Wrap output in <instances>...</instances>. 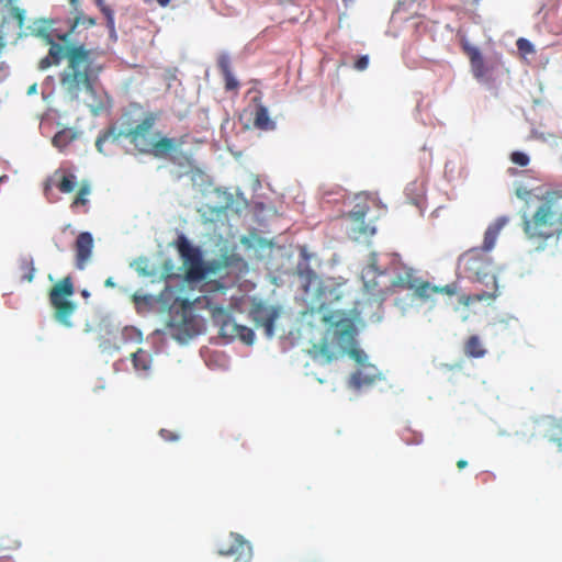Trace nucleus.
I'll list each match as a JSON object with an SVG mask.
<instances>
[{"mask_svg":"<svg viewBox=\"0 0 562 562\" xmlns=\"http://www.w3.org/2000/svg\"><path fill=\"white\" fill-rule=\"evenodd\" d=\"M59 180L56 183L57 189L61 193H70L76 189L77 186V177L74 173H66L56 171L55 177L59 176Z\"/></svg>","mask_w":562,"mask_h":562,"instance_id":"22","label":"nucleus"},{"mask_svg":"<svg viewBox=\"0 0 562 562\" xmlns=\"http://www.w3.org/2000/svg\"><path fill=\"white\" fill-rule=\"evenodd\" d=\"M510 161L517 166L526 167L529 164L530 158L526 153L513 151L510 154Z\"/></svg>","mask_w":562,"mask_h":562,"instance_id":"34","label":"nucleus"},{"mask_svg":"<svg viewBox=\"0 0 562 562\" xmlns=\"http://www.w3.org/2000/svg\"><path fill=\"white\" fill-rule=\"evenodd\" d=\"M383 272H378L374 265H369L366 269L362 271V280L364 288L368 293L372 295H380L382 294V290L378 289L379 284L375 281L376 276H382Z\"/></svg>","mask_w":562,"mask_h":562,"instance_id":"18","label":"nucleus"},{"mask_svg":"<svg viewBox=\"0 0 562 562\" xmlns=\"http://www.w3.org/2000/svg\"><path fill=\"white\" fill-rule=\"evenodd\" d=\"M132 361L136 370L147 371L151 364V357L147 351L138 349L132 355Z\"/></svg>","mask_w":562,"mask_h":562,"instance_id":"25","label":"nucleus"},{"mask_svg":"<svg viewBox=\"0 0 562 562\" xmlns=\"http://www.w3.org/2000/svg\"><path fill=\"white\" fill-rule=\"evenodd\" d=\"M10 14L11 16L18 21L19 25H22L23 24V21H24V13L23 11L18 8V7H13L10 11Z\"/></svg>","mask_w":562,"mask_h":562,"instance_id":"39","label":"nucleus"},{"mask_svg":"<svg viewBox=\"0 0 562 562\" xmlns=\"http://www.w3.org/2000/svg\"><path fill=\"white\" fill-rule=\"evenodd\" d=\"M374 380V373H364L363 370H358L351 375V383L356 387L372 384Z\"/></svg>","mask_w":562,"mask_h":562,"instance_id":"27","label":"nucleus"},{"mask_svg":"<svg viewBox=\"0 0 562 562\" xmlns=\"http://www.w3.org/2000/svg\"><path fill=\"white\" fill-rule=\"evenodd\" d=\"M368 66H369V57L367 55L360 56L353 65L355 69H357L359 71L367 69Z\"/></svg>","mask_w":562,"mask_h":562,"instance_id":"38","label":"nucleus"},{"mask_svg":"<svg viewBox=\"0 0 562 562\" xmlns=\"http://www.w3.org/2000/svg\"><path fill=\"white\" fill-rule=\"evenodd\" d=\"M133 300L135 303H140V302H145L147 303L149 301V296L147 295H138V294H134L133 295Z\"/></svg>","mask_w":562,"mask_h":562,"instance_id":"41","label":"nucleus"},{"mask_svg":"<svg viewBox=\"0 0 562 562\" xmlns=\"http://www.w3.org/2000/svg\"><path fill=\"white\" fill-rule=\"evenodd\" d=\"M204 292L205 307L209 308L214 324L220 328V335L229 339L237 338L239 325L223 306L227 300V286L220 281H209L204 284Z\"/></svg>","mask_w":562,"mask_h":562,"instance_id":"3","label":"nucleus"},{"mask_svg":"<svg viewBox=\"0 0 562 562\" xmlns=\"http://www.w3.org/2000/svg\"><path fill=\"white\" fill-rule=\"evenodd\" d=\"M5 180H8V176L7 175L0 176V182H3Z\"/></svg>","mask_w":562,"mask_h":562,"instance_id":"49","label":"nucleus"},{"mask_svg":"<svg viewBox=\"0 0 562 562\" xmlns=\"http://www.w3.org/2000/svg\"><path fill=\"white\" fill-rule=\"evenodd\" d=\"M516 44L518 50H520L524 54H531L535 50L532 44L526 38H518Z\"/></svg>","mask_w":562,"mask_h":562,"instance_id":"36","label":"nucleus"},{"mask_svg":"<svg viewBox=\"0 0 562 562\" xmlns=\"http://www.w3.org/2000/svg\"><path fill=\"white\" fill-rule=\"evenodd\" d=\"M179 145L180 144L176 138L161 137L156 142L150 140V146L146 154H151L155 157H162L171 151H176Z\"/></svg>","mask_w":562,"mask_h":562,"instance_id":"16","label":"nucleus"},{"mask_svg":"<svg viewBox=\"0 0 562 562\" xmlns=\"http://www.w3.org/2000/svg\"><path fill=\"white\" fill-rule=\"evenodd\" d=\"M492 259L480 248H472L462 254L458 260V269L468 279L476 282H483L497 290V280L492 273Z\"/></svg>","mask_w":562,"mask_h":562,"instance_id":"5","label":"nucleus"},{"mask_svg":"<svg viewBox=\"0 0 562 562\" xmlns=\"http://www.w3.org/2000/svg\"><path fill=\"white\" fill-rule=\"evenodd\" d=\"M367 207L357 205L355 210L349 213V218L357 225L355 231H358L360 234L367 235L368 233H373L374 229L364 225V217L367 214Z\"/></svg>","mask_w":562,"mask_h":562,"instance_id":"20","label":"nucleus"},{"mask_svg":"<svg viewBox=\"0 0 562 562\" xmlns=\"http://www.w3.org/2000/svg\"><path fill=\"white\" fill-rule=\"evenodd\" d=\"M94 2L99 9L102 8V5H105L104 0H94Z\"/></svg>","mask_w":562,"mask_h":562,"instance_id":"46","label":"nucleus"},{"mask_svg":"<svg viewBox=\"0 0 562 562\" xmlns=\"http://www.w3.org/2000/svg\"><path fill=\"white\" fill-rule=\"evenodd\" d=\"M34 90H35V86L31 87L29 92H32Z\"/></svg>","mask_w":562,"mask_h":562,"instance_id":"50","label":"nucleus"},{"mask_svg":"<svg viewBox=\"0 0 562 562\" xmlns=\"http://www.w3.org/2000/svg\"><path fill=\"white\" fill-rule=\"evenodd\" d=\"M77 137V134L71 128H64L55 134L53 137V145L63 150Z\"/></svg>","mask_w":562,"mask_h":562,"instance_id":"23","label":"nucleus"},{"mask_svg":"<svg viewBox=\"0 0 562 562\" xmlns=\"http://www.w3.org/2000/svg\"><path fill=\"white\" fill-rule=\"evenodd\" d=\"M497 296V290L482 291L475 294H462L459 296V303L465 307L481 301L494 300Z\"/></svg>","mask_w":562,"mask_h":562,"instance_id":"21","label":"nucleus"},{"mask_svg":"<svg viewBox=\"0 0 562 562\" xmlns=\"http://www.w3.org/2000/svg\"><path fill=\"white\" fill-rule=\"evenodd\" d=\"M81 295H82L83 297H89L90 293H89L87 290H83V291L81 292Z\"/></svg>","mask_w":562,"mask_h":562,"instance_id":"47","label":"nucleus"},{"mask_svg":"<svg viewBox=\"0 0 562 562\" xmlns=\"http://www.w3.org/2000/svg\"><path fill=\"white\" fill-rule=\"evenodd\" d=\"M120 137V133L119 134H115V131L112 128V130H109L106 131L105 133H103L102 135H100L97 140H95V147L97 149L100 151V153H103V144L108 140H117Z\"/></svg>","mask_w":562,"mask_h":562,"instance_id":"30","label":"nucleus"},{"mask_svg":"<svg viewBox=\"0 0 562 562\" xmlns=\"http://www.w3.org/2000/svg\"><path fill=\"white\" fill-rule=\"evenodd\" d=\"M20 268H21V271H22L21 279L23 281L31 282L34 279V273H35V268L33 266L32 260L24 259L21 262V267Z\"/></svg>","mask_w":562,"mask_h":562,"instance_id":"31","label":"nucleus"},{"mask_svg":"<svg viewBox=\"0 0 562 562\" xmlns=\"http://www.w3.org/2000/svg\"><path fill=\"white\" fill-rule=\"evenodd\" d=\"M159 435L165 441H177L179 439V435L169 429H160Z\"/></svg>","mask_w":562,"mask_h":562,"instance_id":"37","label":"nucleus"},{"mask_svg":"<svg viewBox=\"0 0 562 562\" xmlns=\"http://www.w3.org/2000/svg\"><path fill=\"white\" fill-rule=\"evenodd\" d=\"M217 67L224 78V86L227 91H236L239 88L238 80L234 77L232 71L231 58L227 54L223 53L217 58Z\"/></svg>","mask_w":562,"mask_h":562,"instance_id":"14","label":"nucleus"},{"mask_svg":"<svg viewBox=\"0 0 562 562\" xmlns=\"http://www.w3.org/2000/svg\"><path fill=\"white\" fill-rule=\"evenodd\" d=\"M104 284L105 286H114L115 283L112 278H108Z\"/></svg>","mask_w":562,"mask_h":562,"instance_id":"44","label":"nucleus"},{"mask_svg":"<svg viewBox=\"0 0 562 562\" xmlns=\"http://www.w3.org/2000/svg\"><path fill=\"white\" fill-rule=\"evenodd\" d=\"M249 314L256 325L263 328L268 338L273 337L274 323L280 315L278 307L258 302L252 304Z\"/></svg>","mask_w":562,"mask_h":562,"instance_id":"9","label":"nucleus"},{"mask_svg":"<svg viewBox=\"0 0 562 562\" xmlns=\"http://www.w3.org/2000/svg\"><path fill=\"white\" fill-rule=\"evenodd\" d=\"M75 294V285L70 276L64 277L56 282L48 293L50 306L54 308V318L60 325L72 327L71 316L77 305L70 300Z\"/></svg>","mask_w":562,"mask_h":562,"instance_id":"6","label":"nucleus"},{"mask_svg":"<svg viewBox=\"0 0 562 562\" xmlns=\"http://www.w3.org/2000/svg\"><path fill=\"white\" fill-rule=\"evenodd\" d=\"M310 353L314 358H322L325 362H330L334 358V353L331 352L326 340H322L319 344L313 345Z\"/></svg>","mask_w":562,"mask_h":562,"instance_id":"26","label":"nucleus"},{"mask_svg":"<svg viewBox=\"0 0 562 562\" xmlns=\"http://www.w3.org/2000/svg\"><path fill=\"white\" fill-rule=\"evenodd\" d=\"M100 11L103 13V15L106 19V27L110 31L111 34H115V22H114V11L112 8H110L108 4L102 5L100 8Z\"/></svg>","mask_w":562,"mask_h":562,"instance_id":"32","label":"nucleus"},{"mask_svg":"<svg viewBox=\"0 0 562 562\" xmlns=\"http://www.w3.org/2000/svg\"><path fill=\"white\" fill-rule=\"evenodd\" d=\"M157 116L154 113H147L139 124L128 130L127 132L120 133L135 146L140 153H147L150 146V131L156 123Z\"/></svg>","mask_w":562,"mask_h":562,"instance_id":"8","label":"nucleus"},{"mask_svg":"<svg viewBox=\"0 0 562 562\" xmlns=\"http://www.w3.org/2000/svg\"><path fill=\"white\" fill-rule=\"evenodd\" d=\"M237 338H239L247 345H251L255 340V333L252 329H250L246 326L239 325Z\"/></svg>","mask_w":562,"mask_h":562,"instance_id":"33","label":"nucleus"},{"mask_svg":"<svg viewBox=\"0 0 562 562\" xmlns=\"http://www.w3.org/2000/svg\"><path fill=\"white\" fill-rule=\"evenodd\" d=\"M391 286L400 290H411L414 295L422 301H428L435 295L453 296L458 294L459 285L452 282L442 286L432 285L430 282L416 276L413 268H404L402 272L397 273L391 282Z\"/></svg>","mask_w":562,"mask_h":562,"instance_id":"4","label":"nucleus"},{"mask_svg":"<svg viewBox=\"0 0 562 562\" xmlns=\"http://www.w3.org/2000/svg\"><path fill=\"white\" fill-rule=\"evenodd\" d=\"M548 438L551 442L555 443L559 451L562 452V422H557L551 425Z\"/></svg>","mask_w":562,"mask_h":562,"instance_id":"28","label":"nucleus"},{"mask_svg":"<svg viewBox=\"0 0 562 562\" xmlns=\"http://www.w3.org/2000/svg\"><path fill=\"white\" fill-rule=\"evenodd\" d=\"M463 52L467 54V56L470 59L471 69L473 72V76L477 80H485L487 76V67L485 66L483 56L480 52V49L475 46H471L470 44L465 43L463 45Z\"/></svg>","mask_w":562,"mask_h":562,"instance_id":"11","label":"nucleus"},{"mask_svg":"<svg viewBox=\"0 0 562 562\" xmlns=\"http://www.w3.org/2000/svg\"><path fill=\"white\" fill-rule=\"evenodd\" d=\"M530 214H522L521 229L536 251L562 254V190L547 191Z\"/></svg>","mask_w":562,"mask_h":562,"instance_id":"2","label":"nucleus"},{"mask_svg":"<svg viewBox=\"0 0 562 562\" xmlns=\"http://www.w3.org/2000/svg\"><path fill=\"white\" fill-rule=\"evenodd\" d=\"M48 55L54 64L65 58L66 67L59 74V85L64 94L71 101L78 100L82 91L94 92L100 75L105 69L106 54L99 47H87L85 44L52 43Z\"/></svg>","mask_w":562,"mask_h":562,"instance_id":"1","label":"nucleus"},{"mask_svg":"<svg viewBox=\"0 0 562 562\" xmlns=\"http://www.w3.org/2000/svg\"><path fill=\"white\" fill-rule=\"evenodd\" d=\"M467 465H468V462H467L465 460H463V459H461V460H459V461L457 462V467H458V469H460V470L464 469Z\"/></svg>","mask_w":562,"mask_h":562,"instance_id":"43","label":"nucleus"},{"mask_svg":"<svg viewBox=\"0 0 562 562\" xmlns=\"http://www.w3.org/2000/svg\"><path fill=\"white\" fill-rule=\"evenodd\" d=\"M54 64L52 57L48 55L40 60V69L45 70Z\"/></svg>","mask_w":562,"mask_h":562,"instance_id":"40","label":"nucleus"},{"mask_svg":"<svg viewBox=\"0 0 562 562\" xmlns=\"http://www.w3.org/2000/svg\"><path fill=\"white\" fill-rule=\"evenodd\" d=\"M463 350L469 358H483L486 355V349L476 335H472L465 340Z\"/></svg>","mask_w":562,"mask_h":562,"instance_id":"19","label":"nucleus"},{"mask_svg":"<svg viewBox=\"0 0 562 562\" xmlns=\"http://www.w3.org/2000/svg\"><path fill=\"white\" fill-rule=\"evenodd\" d=\"M90 192H91L90 184L87 181H83L80 184L79 190H78L74 201L71 202V205H70L71 210L75 211L79 206H87L89 203L88 195L90 194Z\"/></svg>","mask_w":562,"mask_h":562,"instance_id":"24","label":"nucleus"},{"mask_svg":"<svg viewBox=\"0 0 562 562\" xmlns=\"http://www.w3.org/2000/svg\"><path fill=\"white\" fill-rule=\"evenodd\" d=\"M280 4L290 3L292 0H277Z\"/></svg>","mask_w":562,"mask_h":562,"instance_id":"48","label":"nucleus"},{"mask_svg":"<svg viewBox=\"0 0 562 562\" xmlns=\"http://www.w3.org/2000/svg\"><path fill=\"white\" fill-rule=\"evenodd\" d=\"M508 222V217L501 216L496 218V221L486 228L484 234L483 246L482 248H480L484 254H487L490 250L494 248L499 232Z\"/></svg>","mask_w":562,"mask_h":562,"instance_id":"13","label":"nucleus"},{"mask_svg":"<svg viewBox=\"0 0 562 562\" xmlns=\"http://www.w3.org/2000/svg\"><path fill=\"white\" fill-rule=\"evenodd\" d=\"M171 0H157V2L159 3V5L161 7H167L169 3H170Z\"/></svg>","mask_w":562,"mask_h":562,"instance_id":"45","label":"nucleus"},{"mask_svg":"<svg viewBox=\"0 0 562 562\" xmlns=\"http://www.w3.org/2000/svg\"><path fill=\"white\" fill-rule=\"evenodd\" d=\"M71 7V14L74 15L70 24V33H74L79 26L89 29L95 25L97 21L94 18L88 16L80 9L79 0H68Z\"/></svg>","mask_w":562,"mask_h":562,"instance_id":"15","label":"nucleus"},{"mask_svg":"<svg viewBox=\"0 0 562 562\" xmlns=\"http://www.w3.org/2000/svg\"><path fill=\"white\" fill-rule=\"evenodd\" d=\"M93 237L89 232H82L75 241L76 267L79 270L86 268L92 256Z\"/></svg>","mask_w":562,"mask_h":562,"instance_id":"10","label":"nucleus"},{"mask_svg":"<svg viewBox=\"0 0 562 562\" xmlns=\"http://www.w3.org/2000/svg\"><path fill=\"white\" fill-rule=\"evenodd\" d=\"M350 356L352 357V359L356 360L357 363H359L360 366L362 367H368L372 370H374V368L372 366H366V362H367V355L363 350H359V349H353L351 350L350 352Z\"/></svg>","mask_w":562,"mask_h":562,"instance_id":"35","label":"nucleus"},{"mask_svg":"<svg viewBox=\"0 0 562 562\" xmlns=\"http://www.w3.org/2000/svg\"><path fill=\"white\" fill-rule=\"evenodd\" d=\"M177 249L183 260L186 268V279L188 281H200L206 274V268L202 258V252L198 247L190 244L184 235L177 239Z\"/></svg>","mask_w":562,"mask_h":562,"instance_id":"7","label":"nucleus"},{"mask_svg":"<svg viewBox=\"0 0 562 562\" xmlns=\"http://www.w3.org/2000/svg\"><path fill=\"white\" fill-rule=\"evenodd\" d=\"M105 108H106V104H104L103 102H99L98 104L92 105V112L94 114H98L100 111L104 110Z\"/></svg>","mask_w":562,"mask_h":562,"instance_id":"42","label":"nucleus"},{"mask_svg":"<svg viewBox=\"0 0 562 562\" xmlns=\"http://www.w3.org/2000/svg\"><path fill=\"white\" fill-rule=\"evenodd\" d=\"M402 440L406 443V445H419L423 442V436L422 434L419 432H416V431H413L412 429L409 428H405L403 431H402Z\"/></svg>","mask_w":562,"mask_h":562,"instance_id":"29","label":"nucleus"},{"mask_svg":"<svg viewBox=\"0 0 562 562\" xmlns=\"http://www.w3.org/2000/svg\"><path fill=\"white\" fill-rule=\"evenodd\" d=\"M231 542L227 546H221L217 553L222 557H229L234 554H244L247 551L248 554L251 552V547L249 542H247L243 536L231 532L229 535Z\"/></svg>","mask_w":562,"mask_h":562,"instance_id":"12","label":"nucleus"},{"mask_svg":"<svg viewBox=\"0 0 562 562\" xmlns=\"http://www.w3.org/2000/svg\"><path fill=\"white\" fill-rule=\"evenodd\" d=\"M254 126L260 131H273L277 127L276 122L269 116L268 109L263 104L256 106Z\"/></svg>","mask_w":562,"mask_h":562,"instance_id":"17","label":"nucleus"}]
</instances>
